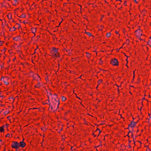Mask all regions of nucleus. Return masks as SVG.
<instances>
[{"label":"nucleus","mask_w":151,"mask_h":151,"mask_svg":"<svg viewBox=\"0 0 151 151\" xmlns=\"http://www.w3.org/2000/svg\"><path fill=\"white\" fill-rule=\"evenodd\" d=\"M53 52L52 51H51V53L53 56H54L56 57L59 56V53H56V52Z\"/></svg>","instance_id":"nucleus-5"},{"label":"nucleus","mask_w":151,"mask_h":151,"mask_svg":"<svg viewBox=\"0 0 151 151\" xmlns=\"http://www.w3.org/2000/svg\"><path fill=\"white\" fill-rule=\"evenodd\" d=\"M12 31H14L16 30V28L15 27H14L12 28Z\"/></svg>","instance_id":"nucleus-15"},{"label":"nucleus","mask_w":151,"mask_h":151,"mask_svg":"<svg viewBox=\"0 0 151 151\" xmlns=\"http://www.w3.org/2000/svg\"><path fill=\"white\" fill-rule=\"evenodd\" d=\"M111 35V34L109 32V33H107V34H106V36L107 37H109Z\"/></svg>","instance_id":"nucleus-11"},{"label":"nucleus","mask_w":151,"mask_h":151,"mask_svg":"<svg viewBox=\"0 0 151 151\" xmlns=\"http://www.w3.org/2000/svg\"><path fill=\"white\" fill-rule=\"evenodd\" d=\"M51 51H52L53 52H56V53H58V49L55 48H53L52 49V50Z\"/></svg>","instance_id":"nucleus-8"},{"label":"nucleus","mask_w":151,"mask_h":151,"mask_svg":"<svg viewBox=\"0 0 151 151\" xmlns=\"http://www.w3.org/2000/svg\"><path fill=\"white\" fill-rule=\"evenodd\" d=\"M135 35L137 37H140L142 35V30L139 29L135 31Z\"/></svg>","instance_id":"nucleus-3"},{"label":"nucleus","mask_w":151,"mask_h":151,"mask_svg":"<svg viewBox=\"0 0 151 151\" xmlns=\"http://www.w3.org/2000/svg\"><path fill=\"white\" fill-rule=\"evenodd\" d=\"M10 134L9 133H7V134H6V135L5 136V137H10Z\"/></svg>","instance_id":"nucleus-14"},{"label":"nucleus","mask_w":151,"mask_h":151,"mask_svg":"<svg viewBox=\"0 0 151 151\" xmlns=\"http://www.w3.org/2000/svg\"><path fill=\"white\" fill-rule=\"evenodd\" d=\"M14 1V3L13 4V5H16L17 4V0H13Z\"/></svg>","instance_id":"nucleus-12"},{"label":"nucleus","mask_w":151,"mask_h":151,"mask_svg":"<svg viewBox=\"0 0 151 151\" xmlns=\"http://www.w3.org/2000/svg\"><path fill=\"white\" fill-rule=\"evenodd\" d=\"M41 84L40 83H38L36 84L35 86V87L36 88H39L40 86H41Z\"/></svg>","instance_id":"nucleus-9"},{"label":"nucleus","mask_w":151,"mask_h":151,"mask_svg":"<svg viewBox=\"0 0 151 151\" xmlns=\"http://www.w3.org/2000/svg\"><path fill=\"white\" fill-rule=\"evenodd\" d=\"M12 28H10V29H9V31H12Z\"/></svg>","instance_id":"nucleus-20"},{"label":"nucleus","mask_w":151,"mask_h":151,"mask_svg":"<svg viewBox=\"0 0 151 151\" xmlns=\"http://www.w3.org/2000/svg\"><path fill=\"white\" fill-rule=\"evenodd\" d=\"M14 40H16V38H14Z\"/></svg>","instance_id":"nucleus-22"},{"label":"nucleus","mask_w":151,"mask_h":151,"mask_svg":"<svg viewBox=\"0 0 151 151\" xmlns=\"http://www.w3.org/2000/svg\"><path fill=\"white\" fill-rule=\"evenodd\" d=\"M26 144L23 141L19 143L16 141H13L11 145V147L16 150H17L19 147L24 148Z\"/></svg>","instance_id":"nucleus-1"},{"label":"nucleus","mask_w":151,"mask_h":151,"mask_svg":"<svg viewBox=\"0 0 151 151\" xmlns=\"http://www.w3.org/2000/svg\"><path fill=\"white\" fill-rule=\"evenodd\" d=\"M99 133H100V130H99Z\"/></svg>","instance_id":"nucleus-23"},{"label":"nucleus","mask_w":151,"mask_h":151,"mask_svg":"<svg viewBox=\"0 0 151 151\" xmlns=\"http://www.w3.org/2000/svg\"><path fill=\"white\" fill-rule=\"evenodd\" d=\"M5 127L4 125H3L0 127V132H2L4 131Z\"/></svg>","instance_id":"nucleus-7"},{"label":"nucleus","mask_w":151,"mask_h":151,"mask_svg":"<svg viewBox=\"0 0 151 151\" xmlns=\"http://www.w3.org/2000/svg\"><path fill=\"white\" fill-rule=\"evenodd\" d=\"M110 63L114 66H117L119 65V62L115 58L112 59L110 60Z\"/></svg>","instance_id":"nucleus-2"},{"label":"nucleus","mask_w":151,"mask_h":151,"mask_svg":"<svg viewBox=\"0 0 151 151\" xmlns=\"http://www.w3.org/2000/svg\"><path fill=\"white\" fill-rule=\"evenodd\" d=\"M119 32V31H115V33H116V34H118Z\"/></svg>","instance_id":"nucleus-19"},{"label":"nucleus","mask_w":151,"mask_h":151,"mask_svg":"<svg viewBox=\"0 0 151 151\" xmlns=\"http://www.w3.org/2000/svg\"><path fill=\"white\" fill-rule=\"evenodd\" d=\"M66 100V98L64 96H63L62 98V100L63 101H65Z\"/></svg>","instance_id":"nucleus-13"},{"label":"nucleus","mask_w":151,"mask_h":151,"mask_svg":"<svg viewBox=\"0 0 151 151\" xmlns=\"http://www.w3.org/2000/svg\"><path fill=\"white\" fill-rule=\"evenodd\" d=\"M8 79V78L7 77L5 78L4 77H2L1 78V81H3L6 85H7L9 83L7 81Z\"/></svg>","instance_id":"nucleus-4"},{"label":"nucleus","mask_w":151,"mask_h":151,"mask_svg":"<svg viewBox=\"0 0 151 151\" xmlns=\"http://www.w3.org/2000/svg\"><path fill=\"white\" fill-rule=\"evenodd\" d=\"M136 125V123L134 122H132L131 124L129 125V127H130L133 128Z\"/></svg>","instance_id":"nucleus-6"},{"label":"nucleus","mask_w":151,"mask_h":151,"mask_svg":"<svg viewBox=\"0 0 151 151\" xmlns=\"http://www.w3.org/2000/svg\"><path fill=\"white\" fill-rule=\"evenodd\" d=\"M59 103H58V105H59Z\"/></svg>","instance_id":"nucleus-24"},{"label":"nucleus","mask_w":151,"mask_h":151,"mask_svg":"<svg viewBox=\"0 0 151 151\" xmlns=\"http://www.w3.org/2000/svg\"><path fill=\"white\" fill-rule=\"evenodd\" d=\"M102 82V81L101 80H100V81H99L98 82V84H99L100 83H101Z\"/></svg>","instance_id":"nucleus-18"},{"label":"nucleus","mask_w":151,"mask_h":151,"mask_svg":"<svg viewBox=\"0 0 151 151\" xmlns=\"http://www.w3.org/2000/svg\"><path fill=\"white\" fill-rule=\"evenodd\" d=\"M87 34L89 36H91V34L90 32H87Z\"/></svg>","instance_id":"nucleus-17"},{"label":"nucleus","mask_w":151,"mask_h":151,"mask_svg":"<svg viewBox=\"0 0 151 151\" xmlns=\"http://www.w3.org/2000/svg\"><path fill=\"white\" fill-rule=\"evenodd\" d=\"M7 17L9 19H12V14H9L7 15Z\"/></svg>","instance_id":"nucleus-10"},{"label":"nucleus","mask_w":151,"mask_h":151,"mask_svg":"<svg viewBox=\"0 0 151 151\" xmlns=\"http://www.w3.org/2000/svg\"><path fill=\"white\" fill-rule=\"evenodd\" d=\"M87 56L88 58H89L90 57L91 54L89 53L87 54Z\"/></svg>","instance_id":"nucleus-16"},{"label":"nucleus","mask_w":151,"mask_h":151,"mask_svg":"<svg viewBox=\"0 0 151 151\" xmlns=\"http://www.w3.org/2000/svg\"><path fill=\"white\" fill-rule=\"evenodd\" d=\"M2 141V139L0 140V142H1Z\"/></svg>","instance_id":"nucleus-21"},{"label":"nucleus","mask_w":151,"mask_h":151,"mask_svg":"<svg viewBox=\"0 0 151 151\" xmlns=\"http://www.w3.org/2000/svg\"><path fill=\"white\" fill-rule=\"evenodd\" d=\"M8 0L9 1H10V0Z\"/></svg>","instance_id":"nucleus-25"}]
</instances>
